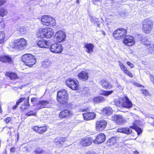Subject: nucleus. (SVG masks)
Wrapping results in <instances>:
<instances>
[{
	"mask_svg": "<svg viewBox=\"0 0 154 154\" xmlns=\"http://www.w3.org/2000/svg\"><path fill=\"white\" fill-rule=\"evenodd\" d=\"M118 141V139L116 137H112L109 139L107 142V144L108 145L112 146L116 143Z\"/></svg>",
	"mask_w": 154,
	"mask_h": 154,
	"instance_id": "nucleus-31",
	"label": "nucleus"
},
{
	"mask_svg": "<svg viewBox=\"0 0 154 154\" xmlns=\"http://www.w3.org/2000/svg\"><path fill=\"white\" fill-rule=\"evenodd\" d=\"M60 137H58L55 139L54 142L58 146H60Z\"/></svg>",
	"mask_w": 154,
	"mask_h": 154,
	"instance_id": "nucleus-39",
	"label": "nucleus"
},
{
	"mask_svg": "<svg viewBox=\"0 0 154 154\" xmlns=\"http://www.w3.org/2000/svg\"><path fill=\"white\" fill-rule=\"evenodd\" d=\"M68 94L66 90H62L57 92V100L60 104H64L67 103L68 101Z\"/></svg>",
	"mask_w": 154,
	"mask_h": 154,
	"instance_id": "nucleus-4",
	"label": "nucleus"
},
{
	"mask_svg": "<svg viewBox=\"0 0 154 154\" xmlns=\"http://www.w3.org/2000/svg\"><path fill=\"white\" fill-rule=\"evenodd\" d=\"M103 112L106 114L109 115L112 112V110L109 107H106L104 108L103 110Z\"/></svg>",
	"mask_w": 154,
	"mask_h": 154,
	"instance_id": "nucleus-33",
	"label": "nucleus"
},
{
	"mask_svg": "<svg viewBox=\"0 0 154 154\" xmlns=\"http://www.w3.org/2000/svg\"><path fill=\"white\" fill-rule=\"evenodd\" d=\"M134 153V154H139V153L136 151H135Z\"/></svg>",
	"mask_w": 154,
	"mask_h": 154,
	"instance_id": "nucleus-61",
	"label": "nucleus"
},
{
	"mask_svg": "<svg viewBox=\"0 0 154 154\" xmlns=\"http://www.w3.org/2000/svg\"><path fill=\"white\" fill-rule=\"evenodd\" d=\"M119 66L120 67H121V66H123V64L120 61H119Z\"/></svg>",
	"mask_w": 154,
	"mask_h": 154,
	"instance_id": "nucleus-57",
	"label": "nucleus"
},
{
	"mask_svg": "<svg viewBox=\"0 0 154 154\" xmlns=\"http://www.w3.org/2000/svg\"><path fill=\"white\" fill-rule=\"evenodd\" d=\"M50 47V51L52 52L58 53L61 52L63 51L62 46L57 43L53 44Z\"/></svg>",
	"mask_w": 154,
	"mask_h": 154,
	"instance_id": "nucleus-10",
	"label": "nucleus"
},
{
	"mask_svg": "<svg viewBox=\"0 0 154 154\" xmlns=\"http://www.w3.org/2000/svg\"><path fill=\"white\" fill-rule=\"evenodd\" d=\"M8 13V10L6 9L3 7L0 8V17H3L7 14Z\"/></svg>",
	"mask_w": 154,
	"mask_h": 154,
	"instance_id": "nucleus-34",
	"label": "nucleus"
},
{
	"mask_svg": "<svg viewBox=\"0 0 154 154\" xmlns=\"http://www.w3.org/2000/svg\"><path fill=\"white\" fill-rule=\"evenodd\" d=\"M29 97H28V100L27 102H24V105H25L26 106H29L30 105L29 104Z\"/></svg>",
	"mask_w": 154,
	"mask_h": 154,
	"instance_id": "nucleus-52",
	"label": "nucleus"
},
{
	"mask_svg": "<svg viewBox=\"0 0 154 154\" xmlns=\"http://www.w3.org/2000/svg\"><path fill=\"white\" fill-rule=\"evenodd\" d=\"M73 114L72 111L65 109L60 112L59 114V117L61 118H69L73 116Z\"/></svg>",
	"mask_w": 154,
	"mask_h": 154,
	"instance_id": "nucleus-11",
	"label": "nucleus"
},
{
	"mask_svg": "<svg viewBox=\"0 0 154 154\" xmlns=\"http://www.w3.org/2000/svg\"><path fill=\"white\" fill-rule=\"evenodd\" d=\"M18 105H19V104H17V103H16V105L13 107H12L13 109H16L17 108V107Z\"/></svg>",
	"mask_w": 154,
	"mask_h": 154,
	"instance_id": "nucleus-56",
	"label": "nucleus"
},
{
	"mask_svg": "<svg viewBox=\"0 0 154 154\" xmlns=\"http://www.w3.org/2000/svg\"><path fill=\"white\" fill-rule=\"evenodd\" d=\"M123 43L127 46H132L135 43L134 38L131 36L126 35L124 38Z\"/></svg>",
	"mask_w": 154,
	"mask_h": 154,
	"instance_id": "nucleus-9",
	"label": "nucleus"
},
{
	"mask_svg": "<svg viewBox=\"0 0 154 154\" xmlns=\"http://www.w3.org/2000/svg\"><path fill=\"white\" fill-rule=\"evenodd\" d=\"M25 99L26 98L25 97L20 98L19 99V100L16 102L17 103V104H19L20 103L22 102L24 100H25Z\"/></svg>",
	"mask_w": 154,
	"mask_h": 154,
	"instance_id": "nucleus-47",
	"label": "nucleus"
},
{
	"mask_svg": "<svg viewBox=\"0 0 154 154\" xmlns=\"http://www.w3.org/2000/svg\"><path fill=\"white\" fill-rule=\"evenodd\" d=\"M46 129L47 128L45 126L40 127L35 126L33 128L34 131L40 134H42L44 133L46 131Z\"/></svg>",
	"mask_w": 154,
	"mask_h": 154,
	"instance_id": "nucleus-26",
	"label": "nucleus"
},
{
	"mask_svg": "<svg viewBox=\"0 0 154 154\" xmlns=\"http://www.w3.org/2000/svg\"><path fill=\"white\" fill-rule=\"evenodd\" d=\"M85 154H92L90 152H86Z\"/></svg>",
	"mask_w": 154,
	"mask_h": 154,
	"instance_id": "nucleus-64",
	"label": "nucleus"
},
{
	"mask_svg": "<svg viewBox=\"0 0 154 154\" xmlns=\"http://www.w3.org/2000/svg\"><path fill=\"white\" fill-rule=\"evenodd\" d=\"M112 119L119 125L122 124L125 121V119L121 115H115L112 117Z\"/></svg>",
	"mask_w": 154,
	"mask_h": 154,
	"instance_id": "nucleus-14",
	"label": "nucleus"
},
{
	"mask_svg": "<svg viewBox=\"0 0 154 154\" xmlns=\"http://www.w3.org/2000/svg\"><path fill=\"white\" fill-rule=\"evenodd\" d=\"M100 84L103 88L106 89H111L113 86L108 81L104 80L101 81Z\"/></svg>",
	"mask_w": 154,
	"mask_h": 154,
	"instance_id": "nucleus-22",
	"label": "nucleus"
},
{
	"mask_svg": "<svg viewBox=\"0 0 154 154\" xmlns=\"http://www.w3.org/2000/svg\"><path fill=\"white\" fill-rule=\"evenodd\" d=\"M116 82L117 84V87L118 88H119L120 89H124V87L122 86L120 84L118 83L117 82V81H116Z\"/></svg>",
	"mask_w": 154,
	"mask_h": 154,
	"instance_id": "nucleus-50",
	"label": "nucleus"
},
{
	"mask_svg": "<svg viewBox=\"0 0 154 154\" xmlns=\"http://www.w3.org/2000/svg\"><path fill=\"white\" fill-rule=\"evenodd\" d=\"M141 92L145 95H148L149 94L148 91L146 90L143 89L142 90Z\"/></svg>",
	"mask_w": 154,
	"mask_h": 154,
	"instance_id": "nucleus-43",
	"label": "nucleus"
},
{
	"mask_svg": "<svg viewBox=\"0 0 154 154\" xmlns=\"http://www.w3.org/2000/svg\"><path fill=\"white\" fill-rule=\"evenodd\" d=\"M37 45L41 48H48L50 47L49 42L44 40L38 41L37 43Z\"/></svg>",
	"mask_w": 154,
	"mask_h": 154,
	"instance_id": "nucleus-19",
	"label": "nucleus"
},
{
	"mask_svg": "<svg viewBox=\"0 0 154 154\" xmlns=\"http://www.w3.org/2000/svg\"><path fill=\"white\" fill-rule=\"evenodd\" d=\"M21 59L26 66L30 67L32 66L36 62V59L30 54H26L23 55Z\"/></svg>",
	"mask_w": 154,
	"mask_h": 154,
	"instance_id": "nucleus-2",
	"label": "nucleus"
},
{
	"mask_svg": "<svg viewBox=\"0 0 154 154\" xmlns=\"http://www.w3.org/2000/svg\"><path fill=\"white\" fill-rule=\"evenodd\" d=\"M124 72L130 77H133L132 74H131L128 69L126 70Z\"/></svg>",
	"mask_w": 154,
	"mask_h": 154,
	"instance_id": "nucleus-46",
	"label": "nucleus"
},
{
	"mask_svg": "<svg viewBox=\"0 0 154 154\" xmlns=\"http://www.w3.org/2000/svg\"><path fill=\"white\" fill-rule=\"evenodd\" d=\"M5 38V34L3 32H0V44L4 43Z\"/></svg>",
	"mask_w": 154,
	"mask_h": 154,
	"instance_id": "nucleus-37",
	"label": "nucleus"
},
{
	"mask_svg": "<svg viewBox=\"0 0 154 154\" xmlns=\"http://www.w3.org/2000/svg\"><path fill=\"white\" fill-rule=\"evenodd\" d=\"M78 76L80 79L83 81L87 80L89 77L88 72L85 71H82L79 73L78 75Z\"/></svg>",
	"mask_w": 154,
	"mask_h": 154,
	"instance_id": "nucleus-20",
	"label": "nucleus"
},
{
	"mask_svg": "<svg viewBox=\"0 0 154 154\" xmlns=\"http://www.w3.org/2000/svg\"><path fill=\"white\" fill-rule=\"evenodd\" d=\"M41 22L42 24L50 26L55 25V20L52 17L48 15H44L41 17Z\"/></svg>",
	"mask_w": 154,
	"mask_h": 154,
	"instance_id": "nucleus-7",
	"label": "nucleus"
},
{
	"mask_svg": "<svg viewBox=\"0 0 154 154\" xmlns=\"http://www.w3.org/2000/svg\"><path fill=\"white\" fill-rule=\"evenodd\" d=\"M127 64L131 68H133L134 67V65L130 62H127Z\"/></svg>",
	"mask_w": 154,
	"mask_h": 154,
	"instance_id": "nucleus-49",
	"label": "nucleus"
},
{
	"mask_svg": "<svg viewBox=\"0 0 154 154\" xmlns=\"http://www.w3.org/2000/svg\"><path fill=\"white\" fill-rule=\"evenodd\" d=\"M127 68L125 67L123 68V69H122V70L124 71V72L125 71H126V70H127Z\"/></svg>",
	"mask_w": 154,
	"mask_h": 154,
	"instance_id": "nucleus-58",
	"label": "nucleus"
},
{
	"mask_svg": "<svg viewBox=\"0 0 154 154\" xmlns=\"http://www.w3.org/2000/svg\"><path fill=\"white\" fill-rule=\"evenodd\" d=\"M32 112V111H30L29 112L27 113L26 114V115L27 116H35L36 113H31V112Z\"/></svg>",
	"mask_w": 154,
	"mask_h": 154,
	"instance_id": "nucleus-44",
	"label": "nucleus"
},
{
	"mask_svg": "<svg viewBox=\"0 0 154 154\" xmlns=\"http://www.w3.org/2000/svg\"><path fill=\"white\" fill-rule=\"evenodd\" d=\"M127 33V30L122 28H119L113 32V36L116 40H120L124 38Z\"/></svg>",
	"mask_w": 154,
	"mask_h": 154,
	"instance_id": "nucleus-6",
	"label": "nucleus"
},
{
	"mask_svg": "<svg viewBox=\"0 0 154 154\" xmlns=\"http://www.w3.org/2000/svg\"><path fill=\"white\" fill-rule=\"evenodd\" d=\"M51 106V104L48 101L42 100L39 102L37 106V109H40L44 108H49Z\"/></svg>",
	"mask_w": 154,
	"mask_h": 154,
	"instance_id": "nucleus-12",
	"label": "nucleus"
},
{
	"mask_svg": "<svg viewBox=\"0 0 154 154\" xmlns=\"http://www.w3.org/2000/svg\"><path fill=\"white\" fill-rule=\"evenodd\" d=\"M0 61L2 62L11 63L12 62V58L8 55H1Z\"/></svg>",
	"mask_w": 154,
	"mask_h": 154,
	"instance_id": "nucleus-23",
	"label": "nucleus"
},
{
	"mask_svg": "<svg viewBox=\"0 0 154 154\" xmlns=\"http://www.w3.org/2000/svg\"><path fill=\"white\" fill-rule=\"evenodd\" d=\"M140 122L138 120H135L133 123V125L130 127V128L134 129L137 133L138 134H140L142 132L141 128L139 127L140 125Z\"/></svg>",
	"mask_w": 154,
	"mask_h": 154,
	"instance_id": "nucleus-15",
	"label": "nucleus"
},
{
	"mask_svg": "<svg viewBox=\"0 0 154 154\" xmlns=\"http://www.w3.org/2000/svg\"><path fill=\"white\" fill-rule=\"evenodd\" d=\"M66 140V138L60 137V146L63 144V143Z\"/></svg>",
	"mask_w": 154,
	"mask_h": 154,
	"instance_id": "nucleus-41",
	"label": "nucleus"
},
{
	"mask_svg": "<svg viewBox=\"0 0 154 154\" xmlns=\"http://www.w3.org/2000/svg\"><path fill=\"white\" fill-rule=\"evenodd\" d=\"M2 108H1V106H0V112L1 113H2Z\"/></svg>",
	"mask_w": 154,
	"mask_h": 154,
	"instance_id": "nucleus-60",
	"label": "nucleus"
},
{
	"mask_svg": "<svg viewBox=\"0 0 154 154\" xmlns=\"http://www.w3.org/2000/svg\"><path fill=\"white\" fill-rule=\"evenodd\" d=\"M113 91V90L107 91H102V93L101 94L105 96H108L112 93Z\"/></svg>",
	"mask_w": 154,
	"mask_h": 154,
	"instance_id": "nucleus-38",
	"label": "nucleus"
},
{
	"mask_svg": "<svg viewBox=\"0 0 154 154\" xmlns=\"http://www.w3.org/2000/svg\"><path fill=\"white\" fill-rule=\"evenodd\" d=\"M24 148L26 150V151L28 152V148L27 147H24Z\"/></svg>",
	"mask_w": 154,
	"mask_h": 154,
	"instance_id": "nucleus-59",
	"label": "nucleus"
},
{
	"mask_svg": "<svg viewBox=\"0 0 154 154\" xmlns=\"http://www.w3.org/2000/svg\"><path fill=\"white\" fill-rule=\"evenodd\" d=\"M56 40L59 42H60L64 41L66 38V35L63 32L60 31L57 32L56 35Z\"/></svg>",
	"mask_w": 154,
	"mask_h": 154,
	"instance_id": "nucleus-16",
	"label": "nucleus"
},
{
	"mask_svg": "<svg viewBox=\"0 0 154 154\" xmlns=\"http://www.w3.org/2000/svg\"><path fill=\"white\" fill-rule=\"evenodd\" d=\"M51 62L49 60H46L42 63V66L44 68H48L51 66Z\"/></svg>",
	"mask_w": 154,
	"mask_h": 154,
	"instance_id": "nucleus-35",
	"label": "nucleus"
},
{
	"mask_svg": "<svg viewBox=\"0 0 154 154\" xmlns=\"http://www.w3.org/2000/svg\"><path fill=\"white\" fill-rule=\"evenodd\" d=\"M45 152V151L42 148L39 147L36 148L34 150L33 152L35 154H42Z\"/></svg>",
	"mask_w": 154,
	"mask_h": 154,
	"instance_id": "nucleus-36",
	"label": "nucleus"
},
{
	"mask_svg": "<svg viewBox=\"0 0 154 154\" xmlns=\"http://www.w3.org/2000/svg\"><path fill=\"white\" fill-rule=\"evenodd\" d=\"M93 140V142L95 143H100L105 141L106 136L104 134L100 133Z\"/></svg>",
	"mask_w": 154,
	"mask_h": 154,
	"instance_id": "nucleus-18",
	"label": "nucleus"
},
{
	"mask_svg": "<svg viewBox=\"0 0 154 154\" xmlns=\"http://www.w3.org/2000/svg\"><path fill=\"white\" fill-rule=\"evenodd\" d=\"M107 123L104 120L97 121L96 123V129L97 131H102L106 127Z\"/></svg>",
	"mask_w": 154,
	"mask_h": 154,
	"instance_id": "nucleus-13",
	"label": "nucleus"
},
{
	"mask_svg": "<svg viewBox=\"0 0 154 154\" xmlns=\"http://www.w3.org/2000/svg\"><path fill=\"white\" fill-rule=\"evenodd\" d=\"M81 144L84 146H86L90 145L93 142V140L91 138L88 137L85 139H82Z\"/></svg>",
	"mask_w": 154,
	"mask_h": 154,
	"instance_id": "nucleus-27",
	"label": "nucleus"
},
{
	"mask_svg": "<svg viewBox=\"0 0 154 154\" xmlns=\"http://www.w3.org/2000/svg\"><path fill=\"white\" fill-rule=\"evenodd\" d=\"M94 4L99 5L101 3V0H92Z\"/></svg>",
	"mask_w": 154,
	"mask_h": 154,
	"instance_id": "nucleus-42",
	"label": "nucleus"
},
{
	"mask_svg": "<svg viewBox=\"0 0 154 154\" xmlns=\"http://www.w3.org/2000/svg\"><path fill=\"white\" fill-rule=\"evenodd\" d=\"M84 119L86 120H90L94 119L96 117V115L94 113L88 112L83 114Z\"/></svg>",
	"mask_w": 154,
	"mask_h": 154,
	"instance_id": "nucleus-24",
	"label": "nucleus"
},
{
	"mask_svg": "<svg viewBox=\"0 0 154 154\" xmlns=\"http://www.w3.org/2000/svg\"><path fill=\"white\" fill-rule=\"evenodd\" d=\"M84 47L87 49L86 51L87 52L88 54H91L93 52L94 45L91 43H85L84 44Z\"/></svg>",
	"mask_w": 154,
	"mask_h": 154,
	"instance_id": "nucleus-25",
	"label": "nucleus"
},
{
	"mask_svg": "<svg viewBox=\"0 0 154 154\" xmlns=\"http://www.w3.org/2000/svg\"><path fill=\"white\" fill-rule=\"evenodd\" d=\"M11 120V118L9 117L7 118L5 120V121L7 123L9 122Z\"/></svg>",
	"mask_w": 154,
	"mask_h": 154,
	"instance_id": "nucleus-53",
	"label": "nucleus"
},
{
	"mask_svg": "<svg viewBox=\"0 0 154 154\" xmlns=\"http://www.w3.org/2000/svg\"><path fill=\"white\" fill-rule=\"evenodd\" d=\"M105 100V98L102 96L96 97L93 99V102L96 103L103 102Z\"/></svg>",
	"mask_w": 154,
	"mask_h": 154,
	"instance_id": "nucleus-32",
	"label": "nucleus"
},
{
	"mask_svg": "<svg viewBox=\"0 0 154 154\" xmlns=\"http://www.w3.org/2000/svg\"><path fill=\"white\" fill-rule=\"evenodd\" d=\"M7 0H0V6H2L6 3Z\"/></svg>",
	"mask_w": 154,
	"mask_h": 154,
	"instance_id": "nucleus-48",
	"label": "nucleus"
},
{
	"mask_svg": "<svg viewBox=\"0 0 154 154\" xmlns=\"http://www.w3.org/2000/svg\"><path fill=\"white\" fill-rule=\"evenodd\" d=\"M19 31L22 34L24 33L26 31V29L24 27H20L19 29Z\"/></svg>",
	"mask_w": 154,
	"mask_h": 154,
	"instance_id": "nucleus-40",
	"label": "nucleus"
},
{
	"mask_svg": "<svg viewBox=\"0 0 154 154\" xmlns=\"http://www.w3.org/2000/svg\"><path fill=\"white\" fill-rule=\"evenodd\" d=\"M45 38H51L53 35L54 30L51 28H45Z\"/></svg>",
	"mask_w": 154,
	"mask_h": 154,
	"instance_id": "nucleus-21",
	"label": "nucleus"
},
{
	"mask_svg": "<svg viewBox=\"0 0 154 154\" xmlns=\"http://www.w3.org/2000/svg\"><path fill=\"white\" fill-rule=\"evenodd\" d=\"M6 75L9 77L11 79H18V77L15 73L7 72Z\"/></svg>",
	"mask_w": 154,
	"mask_h": 154,
	"instance_id": "nucleus-30",
	"label": "nucleus"
},
{
	"mask_svg": "<svg viewBox=\"0 0 154 154\" xmlns=\"http://www.w3.org/2000/svg\"><path fill=\"white\" fill-rule=\"evenodd\" d=\"M114 102L117 106L127 109L131 108L133 105L127 96H125L123 98L119 97L115 100Z\"/></svg>",
	"mask_w": 154,
	"mask_h": 154,
	"instance_id": "nucleus-1",
	"label": "nucleus"
},
{
	"mask_svg": "<svg viewBox=\"0 0 154 154\" xmlns=\"http://www.w3.org/2000/svg\"><path fill=\"white\" fill-rule=\"evenodd\" d=\"M45 28H42L37 31V35L38 37L42 38H45Z\"/></svg>",
	"mask_w": 154,
	"mask_h": 154,
	"instance_id": "nucleus-28",
	"label": "nucleus"
},
{
	"mask_svg": "<svg viewBox=\"0 0 154 154\" xmlns=\"http://www.w3.org/2000/svg\"><path fill=\"white\" fill-rule=\"evenodd\" d=\"M90 20L91 22L95 23V22L97 23L98 20L95 18H94L93 17H90Z\"/></svg>",
	"mask_w": 154,
	"mask_h": 154,
	"instance_id": "nucleus-45",
	"label": "nucleus"
},
{
	"mask_svg": "<svg viewBox=\"0 0 154 154\" xmlns=\"http://www.w3.org/2000/svg\"><path fill=\"white\" fill-rule=\"evenodd\" d=\"M16 150L15 147H12L10 149V151L12 152H15Z\"/></svg>",
	"mask_w": 154,
	"mask_h": 154,
	"instance_id": "nucleus-54",
	"label": "nucleus"
},
{
	"mask_svg": "<svg viewBox=\"0 0 154 154\" xmlns=\"http://www.w3.org/2000/svg\"><path fill=\"white\" fill-rule=\"evenodd\" d=\"M27 44V41L23 38L15 40L12 47L16 49L23 50L25 48Z\"/></svg>",
	"mask_w": 154,
	"mask_h": 154,
	"instance_id": "nucleus-5",
	"label": "nucleus"
},
{
	"mask_svg": "<svg viewBox=\"0 0 154 154\" xmlns=\"http://www.w3.org/2000/svg\"><path fill=\"white\" fill-rule=\"evenodd\" d=\"M66 83L67 86L73 90H78L79 89V84L76 80L69 79Z\"/></svg>",
	"mask_w": 154,
	"mask_h": 154,
	"instance_id": "nucleus-8",
	"label": "nucleus"
},
{
	"mask_svg": "<svg viewBox=\"0 0 154 154\" xmlns=\"http://www.w3.org/2000/svg\"><path fill=\"white\" fill-rule=\"evenodd\" d=\"M2 18H0V23L2 22Z\"/></svg>",
	"mask_w": 154,
	"mask_h": 154,
	"instance_id": "nucleus-63",
	"label": "nucleus"
},
{
	"mask_svg": "<svg viewBox=\"0 0 154 154\" xmlns=\"http://www.w3.org/2000/svg\"><path fill=\"white\" fill-rule=\"evenodd\" d=\"M150 79L151 81L154 84V76L150 75Z\"/></svg>",
	"mask_w": 154,
	"mask_h": 154,
	"instance_id": "nucleus-51",
	"label": "nucleus"
},
{
	"mask_svg": "<svg viewBox=\"0 0 154 154\" xmlns=\"http://www.w3.org/2000/svg\"><path fill=\"white\" fill-rule=\"evenodd\" d=\"M125 67V66L124 65H123V66H122L120 67V68H121V69H123V68Z\"/></svg>",
	"mask_w": 154,
	"mask_h": 154,
	"instance_id": "nucleus-62",
	"label": "nucleus"
},
{
	"mask_svg": "<svg viewBox=\"0 0 154 154\" xmlns=\"http://www.w3.org/2000/svg\"><path fill=\"white\" fill-rule=\"evenodd\" d=\"M142 29L143 32L146 34H149L152 30L153 22L149 19H146L142 21Z\"/></svg>",
	"mask_w": 154,
	"mask_h": 154,
	"instance_id": "nucleus-3",
	"label": "nucleus"
},
{
	"mask_svg": "<svg viewBox=\"0 0 154 154\" xmlns=\"http://www.w3.org/2000/svg\"><path fill=\"white\" fill-rule=\"evenodd\" d=\"M118 132H122L124 133L130 134L132 132V130L128 128H119L117 129Z\"/></svg>",
	"mask_w": 154,
	"mask_h": 154,
	"instance_id": "nucleus-29",
	"label": "nucleus"
},
{
	"mask_svg": "<svg viewBox=\"0 0 154 154\" xmlns=\"http://www.w3.org/2000/svg\"><path fill=\"white\" fill-rule=\"evenodd\" d=\"M142 44L146 46L148 51L152 53L154 44L152 42H150L146 39H144L142 41Z\"/></svg>",
	"mask_w": 154,
	"mask_h": 154,
	"instance_id": "nucleus-17",
	"label": "nucleus"
},
{
	"mask_svg": "<svg viewBox=\"0 0 154 154\" xmlns=\"http://www.w3.org/2000/svg\"><path fill=\"white\" fill-rule=\"evenodd\" d=\"M37 100V99L35 97H33L31 99V102H34L35 101Z\"/></svg>",
	"mask_w": 154,
	"mask_h": 154,
	"instance_id": "nucleus-55",
	"label": "nucleus"
}]
</instances>
